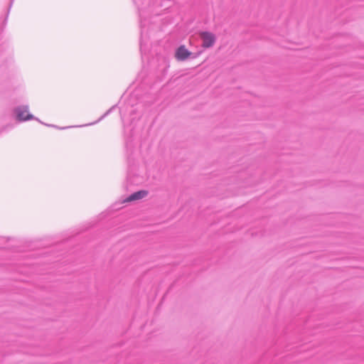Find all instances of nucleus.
<instances>
[{
  "label": "nucleus",
  "instance_id": "1",
  "mask_svg": "<svg viewBox=\"0 0 364 364\" xmlns=\"http://www.w3.org/2000/svg\"><path fill=\"white\" fill-rule=\"evenodd\" d=\"M0 57L2 64L0 65V79L6 90H16L21 85V80L17 76L12 63V58L6 50L5 46L0 47Z\"/></svg>",
  "mask_w": 364,
  "mask_h": 364
},
{
  "label": "nucleus",
  "instance_id": "2",
  "mask_svg": "<svg viewBox=\"0 0 364 364\" xmlns=\"http://www.w3.org/2000/svg\"><path fill=\"white\" fill-rule=\"evenodd\" d=\"M28 105H21L15 107L13 110V113L14 114L15 119L18 122H23L26 121L34 119L42 124L38 118L35 117L32 114L28 112Z\"/></svg>",
  "mask_w": 364,
  "mask_h": 364
},
{
  "label": "nucleus",
  "instance_id": "3",
  "mask_svg": "<svg viewBox=\"0 0 364 364\" xmlns=\"http://www.w3.org/2000/svg\"><path fill=\"white\" fill-rule=\"evenodd\" d=\"M200 38L202 41V47L204 48L213 47L216 41L215 35L209 31L200 32Z\"/></svg>",
  "mask_w": 364,
  "mask_h": 364
},
{
  "label": "nucleus",
  "instance_id": "4",
  "mask_svg": "<svg viewBox=\"0 0 364 364\" xmlns=\"http://www.w3.org/2000/svg\"><path fill=\"white\" fill-rule=\"evenodd\" d=\"M193 55L183 45L180 46L175 52V58L178 61H184Z\"/></svg>",
  "mask_w": 364,
  "mask_h": 364
},
{
  "label": "nucleus",
  "instance_id": "5",
  "mask_svg": "<svg viewBox=\"0 0 364 364\" xmlns=\"http://www.w3.org/2000/svg\"><path fill=\"white\" fill-rule=\"evenodd\" d=\"M120 115H121V119H122L124 124L125 125V111L122 108L120 109ZM128 131L131 132L132 129H129L128 127L124 126V134L126 136V147L127 149H129L132 145L131 144H132V139H131L132 134L128 135L127 134Z\"/></svg>",
  "mask_w": 364,
  "mask_h": 364
},
{
  "label": "nucleus",
  "instance_id": "6",
  "mask_svg": "<svg viewBox=\"0 0 364 364\" xmlns=\"http://www.w3.org/2000/svg\"><path fill=\"white\" fill-rule=\"evenodd\" d=\"M147 195V192L145 191H139L131 194L126 200V201H133L141 199Z\"/></svg>",
  "mask_w": 364,
  "mask_h": 364
},
{
  "label": "nucleus",
  "instance_id": "7",
  "mask_svg": "<svg viewBox=\"0 0 364 364\" xmlns=\"http://www.w3.org/2000/svg\"><path fill=\"white\" fill-rule=\"evenodd\" d=\"M133 1L138 9L140 24H143V0H133Z\"/></svg>",
  "mask_w": 364,
  "mask_h": 364
},
{
  "label": "nucleus",
  "instance_id": "8",
  "mask_svg": "<svg viewBox=\"0 0 364 364\" xmlns=\"http://www.w3.org/2000/svg\"><path fill=\"white\" fill-rule=\"evenodd\" d=\"M116 106H112L111 108H109L101 117H100L97 121L94 122H91V123H89V124H87L85 125H81V126H79L80 127H84V126H91V125H93V124H95L98 122H100L101 120H102L105 117H106L108 114H109L113 109H114Z\"/></svg>",
  "mask_w": 364,
  "mask_h": 364
},
{
  "label": "nucleus",
  "instance_id": "9",
  "mask_svg": "<svg viewBox=\"0 0 364 364\" xmlns=\"http://www.w3.org/2000/svg\"><path fill=\"white\" fill-rule=\"evenodd\" d=\"M132 172L130 170H129L128 171V175H127V181L130 183V184H136L139 182V180H136V181H134L132 180Z\"/></svg>",
  "mask_w": 364,
  "mask_h": 364
},
{
  "label": "nucleus",
  "instance_id": "10",
  "mask_svg": "<svg viewBox=\"0 0 364 364\" xmlns=\"http://www.w3.org/2000/svg\"><path fill=\"white\" fill-rule=\"evenodd\" d=\"M135 111H136V109H132L130 111V114H131V115H133V114L135 113Z\"/></svg>",
  "mask_w": 364,
  "mask_h": 364
},
{
  "label": "nucleus",
  "instance_id": "11",
  "mask_svg": "<svg viewBox=\"0 0 364 364\" xmlns=\"http://www.w3.org/2000/svg\"><path fill=\"white\" fill-rule=\"evenodd\" d=\"M46 126H48V127H55L57 128V126H55V125H52V124H44Z\"/></svg>",
  "mask_w": 364,
  "mask_h": 364
},
{
  "label": "nucleus",
  "instance_id": "12",
  "mask_svg": "<svg viewBox=\"0 0 364 364\" xmlns=\"http://www.w3.org/2000/svg\"><path fill=\"white\" fill-rule=\"evenodd\" d=\"M68 127H61V128H59L60 129H67Z\"/></svg>",
  "mask_w": 364,
  "mask_h": 364
},
{
  "label": "nucleus",
  "instance_id": "13",
  "mask_svg": "<svg viewBox=\"0 0 364 364\" xmlns=\"http://www.w3.org/2000/svg\"><path fill=\"white\" fill-rule=\"evenodd\" d=\"M134 119V117H132V119H131V123H132V122H133Z\"/></svg>",
  "mask_w": 364,
  "mask_h": 364
}]
</instances>
